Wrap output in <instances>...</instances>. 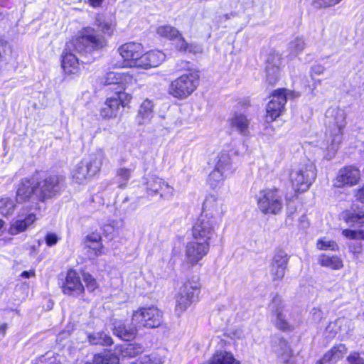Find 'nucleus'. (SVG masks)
Returning <instances> with one entry per match:
<instances>
[{
	"label": "nucleus",
	"mask_w": 364,
	"mask_h": 364,
	"mask_svg": "<svg viewBox=\"0 0 364 364\" xmlns=\"http://www.w3.org/2000/svg\"><path fill=\"white\" fill-rule=\"evenodd\" d=\"M107 46V40L95 33L94 28H85L81 35L67 44L63 53L62 68L65 73L75 74L78 70V59L72 53V48L77 53L92 52Z\"/></svg>",
	"instance_id": "1"
},
{
	"label": "nucleus",
	"mask_w": 364,
	"mask_h": 364,
	"mask_svg": "<svg viewBox=\"0 0 364 364\" xmlns=\"http://www.w3.org/2000/svg\"><path fill=\"white\" fill-rule=\"evenodd\" d=\"M224 213L221 203L213 196L207 197L203 205L202 214L192 228L193 238L210 245L216 237Z\"/></svg>",
	"instance_id": "2"
},
{
	"label": "nucleus",
	"mask_w": 364,
	"mask_h": 364,
	"mask_svg": "<svg viewBox=\"0 0 364 364\" xmlns=\"http://www.w3.org/2000/svg\"><path fill=\"white\" fill-rule=\"evenodd\" d=\"M176 66L178 70H186L187 73L171 82L168 93L175 98L182 100L191 95L197 88L199 75L188 61L180 60Z\"/></svg>",
	"instance_id": "3"
},
{
	"label": "nucleus",
	"mask_w": 364,
	"mask_h": 364,
	"mask_svg": "<svg viewBox=\"0 0 364 364\" xmlns=\"http://www.w3.org/2000/svg\"><path fill=\"white\" fill-rule=\"evenodd\" d=\"M346 111L337 107H331L326 112V135H329V139L324 148L333 154L336 152L342 142L343 130L346 125Z\"/></svg>",
	"instance_id": "4"
},
{
	"label": "nucleus",
	"mask_w": 364,
	"mask_h": 364,
	"mask_svg": "<svg viewBox=\"0 0 364 364\" xmlns=\"http://www.w3.org/2000/svg\"><path fill=\"white\" fill-rule=\"evenodd\" d=\"M259 210L265 215H278L283 209L282 196L275 188L261 190L256 196Z\"/></svg>",
	"instance_id": "5"
},
{
	"label": "nucleus",
	"mask_w": 364,
	"mask_h": 364,
	"mask_svg": "<svg viewBox=\"0 0 364 364\" xmlns=\"http://www.w3.org/2000/svg\"><path fill=\"white\" fill-rule=\"evenodd\" d=\"M201 284L198 279L186 282L176 296L175 313L178 316L183 314L197 299Z\"/></svg>",
	"instance_id": "6"
},
{
	"label": "nucleus",
	"mask_w": 364,
	"mask_h": 364,
	"mask_svg": "<svg viewBox=\"0 0 364 364\" xmlns=\"http://www.w3.org/2000/svg\"><path fill=\"white\" fill-rule=\"evenodd\" d=\"M162 312L156 306L139 308L132 314V323L139 328H158L162 323Z\"/></svg>",
	"instance_id": "7"
},
{
	"label": "nucleus",
	"mask_w": 364,
	"mask_h": 364,
	"mask_svg": "<svg viewBox=\"0 0 364 364\" xmlns=\"http://www.w3.org/2000/svg\"><path fill=\"white\" fill-rule=\"evenodd\" d=\"M288 94L285 89H279L274 90L272 95V99L267 105L266 121L273 122L275 120L284 110V106L287 103Z\"/></svg>",
	"instance_id": "8"
},
{
	"label": "nucleus",
	"mask_w": 364,
	"mask_h": 364,
	"mask_svg": "<svg viewBox=\"0 0 364 364\" xmlns=\"http://www.w3.org/2000/svg\"><path fill=\"white\" fill-rule=\"evenodd\" d=\"M210 250V245L205 242H200L194 240L188 242L186 246L185 257L188 264L191 266L196 265Z\"/></svg>",
	"instance_id": "9"
},
{
	"label": "nucleus",
	"mask_w": 364,
	"mask_h": 364,
	"mask_svg": "<svg viewBox=\"0 0 364 364\" xmlns=\"http://www.w3.org/2000/svg\"><path fill=\"white\" fill-rule=\"evenodd\" d=\"M118 52L129 67H137L138 61L144 52L143 46L139 43H126L118 48Z\"/></svg>",
	"instance_id": "10"
},
{
	"label": "nucleus",
	"mask_w": 364,
	"mask_h": 364,
	"mask_svg": "<svg viewBox=\"0 0 364 364\" xmlns=\"http://www.w3.org/2000/svg\"><path fill=\"white\" fill-rule=\"evenodd\" d=\"M215 169L210 174V180L220 182L227 179L233 173L230 158L226 151L220 152L218 156Z\"/></svg>",
	"instance_id": "11"
},
{
	"label": "nucleus",
	"mask_w": 364,
	"mask_h": 364,
	"mask_svg": "<svg viewBox=\"0 0 364 364\" xmlns=\"http://www.w3.org/2000/svg\"><path fill=\"white\" fill-rule=\"evenodd\" d=\"M36 215L34 213H28L23 208L16 220H14L9 229V232L12 235H18L27 230L36 220Z\"/></svg>",
	"instance_id": "12"
},
{
	"label": "nucleus",
	"mask_w": 364,
	"mask_h": 364,
	"mask_svg": "<svg viewBox=\"0 0 364 364\" xmlns=\"http://www.w3.org/2000/svg\"><path fill=\"white\" fill-rule=\"evenodd\" d=\"M282 58L279 53L272 52L268 55L266 65V81L274 85L280 77Z\"/></svg>",
	"instance_id": "13"
},
{
	"label": "nucleus",
	"mask_w": 364,
	"mask_h": 364,
	"mask_svg": "<svg viewBox=\"0 0 364 364\" xmlns=\"http://www.w3.org/2000/svg\"><path fill=\"white\" fill-rule=\"evenodd\" d=\"M288 261L289 257L284 251L279 250L274 255L269 269V274L274 282L283 279Z\"/></svg>",
	"instance_id": "14"
},
{
	"label": "nucleus",
	"mask_w": 364,
	"mask_h": 364,
	"mask_svg": "<svg viewBox=\"0 0 364 364\" xmlns=\"http://www.w3.org/2000/svg\"><path fill=\"white\" fill-rule=\"evenodd\" d=\"M316 177V166L311 161L292 170L289 173L291 182H313L315 181Z\"/></svg>",
	"instance_id": "15"
},
{
	"label": "nucleus",
	"mask_w": 364,
	"mask_h": 364,
	"mask_svg": "<svg viewBox=\"0 0 364 364\" xmlns=\"http://www.w3.org/2000/svg\"><path fill=\"white\" fill-rule=\"evenodd\" d=\"M135 81L133 76L129 73L109 72L102 79V83L106 85H117L116 90L119 89L126 90Z\"/></svg>",
	"instance_id": "16"
},
{
	"label": "nucleus",
	"mask_w": 364,
	"mask_h": 364,
	"mask_svg": "<svg viewBox=\"0 0 364 364\" xmlns=\"http://www.w3.org/2000/svg\"><path fill=\"white\" fill-rule=\"evenodd\" d=\"M105 159V154L102 151H97L90 156L89 160L86 162L85 168L80 167V170L85 178L95 176L100 170L102 162Z\"/></svg>",
	"instance_id": "17"
},
{
	"label": "nucleus",
	"mask_w": 364,
	"mask_h": 364,
	"mask_svg": "<svg viewBox=\"0 0 364 364\" xmlns=\"http://www.w3.org/2000/svg\"><path fill=\"white\" fill-rule=\"evenodd\" d=\"M166 59V55L160 50H151L142 53L141 59L137 62L138 68L149 69L159 66Z\"/></svg>",
	"instance_id": "18"
},
{
	"label": "nucleus",
	"mask_w": 364,
	"mask_h": 364,
	"mask_svg": "<svg viewBox=\"0 0 364 364\" xmlns=\"http://www.w3.org/2000/svg\"><path fill=\"white\" fill-rule=\"evenodd\" d=\"M84 291V287L80 282V277L73 269L68 272L65 282L63 286V291L67 294H80Z\"/></svg>",
	"instance_id": "19"
},
{
	"label": "nucleus",
	"mask_w": 364,
	"mask_h": 364,
	"mask_svg": "<svg viewBox=\"0 0 364 364\" xmlns=\"http://www.w3.org/2000/svg\"><path fill=\"white\" fill-rule=\"evenodd\" d=\"M269 309L272 311L274 312L277 326L284 331L290 329V326L285 319V315L283 314L284 306L279 296H277L273 298L272 301L269 305Z\"/></svg>",
	"instance_id": "20"
},
{
	"label": "nucleus",
	"mask_w": 364,
	"mask_h": 364,
	"mask_svg": "<svg viewBox=\"0 0 364 364\" xmlns=\"http://www.w3.org/2000/svg\"><path fill=\"white\" fill-rule=\"evenodd\" d=\"M230 127L235 129L240 134L248 136L250 134V120L243 114L235 112L229 119Z\"/></svg>",
	"instance_id": "21"
},
{
	"label": "nucleus",
	"mask_w": 364,
	"mask_h": 364,
	"mask_svg": "<svg viewBox=\"0 0 364 364\" xmlns=\"http://www.w3.org/2000/svg\"><path fill=\"white\" fill-rule=\"evenodd\" d=\"M273 351L280 362L289 364L292 357V350L287 341L279 339L273 346Z\"/></svg>",
	"instance_id": "22"
},
{
	"label": "nucleus",
	"mask_w": 364,
	"mask_h": 364,
	"mask_svg": "<svg viewBox=\"0 0 364 364\" xmlns=\"http://www.w3.org/2000/svg\"><path fill=\"white\" fill-rule=\"evenodd\" d=\"M346 353L347 349L344 345L335 346L325 353L317 364H334L343 358Z\"/></svg>",
	"instance_id": "23"
},
{
	"label": "nucleus",
	"mask_w": 364,
	"mask_h": 364,
	"mask_svg": "<svg viewBox=\"0 0 364 364\" xmlns=\"http://www.w3.org/2000/svg\"><path fill=\"white\" fill-rule=\"evenodd\" d=\"M38 188L36 183H21L16 193V200L23 203L27 200H37Z\"/></svg>",
	"instance_id": "24"
},
{
	"label": "nucleus",
	"mask_w": 364,
	"mask_h": 364,
	"mask_svg": "<svg viewBox=\"0 0 364 364\" xmlns=\"http://www.w3.org/2000/svg\"><path fill=\"white\" fill-rule=\"evenodd\" d=\"M360 171L354 166H347L341 168L337 174L338 182H358Z\"/></svg>",
	"instance_id": "25"
},
{
	"label": "nucleus",
	"mask_w": 364,
	"mask_h": 364,
	"mask_svg": "<svg viewBox=\"0 0 364 364\" xmlns=\"http://www.w3.org/2000/svg\"><path fill=\"white\" fill-rule=\"evenodd\" d=\"M138 326L132 323V326H127L122 322H117L114 324V333L120 338L129 341L134 338L136 333Z\"/></svg>",
	"instance_id": "26"
},
{
	"label": "nucleus",
	"mask_w": 364,
	"mask_h": 364,
	"mask_svg": "<svg viewBox=\"0 0 364 364\" xmlns=\"http://www.w3.org/2000/svg\"><path fill=\"white\" fill-rule=\"evenodd\" d=\"M149 185L146 187L149 196L160 193L161 198L168 199L173 195V188L168 183H145Z\"/></svg>",
	"instance_id": "27"
},
{
	"label": "nucleus",
	"mask_w": 364,
	"mask_h": 364,
	"mask_svg": "<svg viewBox=\"0 0 364 364\" xmlns=\"http://www.w3.org/2000/svg\"><path fill=\"white\" fill-rule=\"evenodd\" d=\"M174 41H176V48L180 52L197 54L203 51L201 46L194 43H188L181 33Z\"/></svg>",
	"instance_id": "28"
},
{
	"label": "nucleus",
	"mask_w": 364,
	"mask_h": 364,
	"mask_svg": "<svg viewBox=\"0 0 364 364\" xmlns=\"http://www.w3.org/2000/svg\"><path fill=\"white\" fill-rule=\"evenodd\" d=\"M119 109V102L114 97L108 98L100 109V116L104 119L115 117Z\"/></svg>",
	"instance_id": "29"
},
{
	"label": "nucleus",
	"mask_w": 364,
	"mask_h": 364,
	"mask_svg": "<svg viewBox=\"0 0 364 364\" xmlns=\"http://www.w3.org/2000/svg\"><path fill=\"white\" fill-rule=\"evenodd\" d=\"M154 103L151 100L146 99L140 105L137 119L140 124L149 121L153 116Z\"/></svg>",
	"instance_id": "30"
},
{
	"label": "nucleus",
	"mask_w": 364,
	"mask_h": 364,
	"mask_svg": "<svg viewBox=\"0 0 364 364\" xmlns=\"http://www.w3.org/2000/svg\"><path fill=\"white\" fill-rule=\"evenodd\" d=\"M318 264L333 270L340 269L343 267L342 259L336 255H321L318 259Z\"/></svg>",
	"instance_id": "31"
},
{
	"label": "nucleus",
	"mask_w": 364,
	"mask_h": 364,
	"mask_svg": "<svg viewBox=\"0 0 364 364\" xmlns=\"http://www.w3.org/2000/svg\"><path fill=\"white\" fill-rule=\"evenodd\" d=\"M38 188V200H43L47 198H50L58 191V183H36Z\"/></svg>",
	"instance_id": "32"
},
{
	"label": "nucleus",
	"mask_w": 364,
	"mask_h": 364,
	"mask_svg": "<svg viewBox=\"0 0 364 364\" xmlns=\"http://www.w3.org/2000/svg\"><path fill=\"white\" fill-rule=\"evenodd\" d=\"M210 364H240V363L230 353L220 350L213 355Z\"/></svg>",
	"instance_id": "33"
},
{
	"label": "nucleus",
	"mask_w": 364,
	"mask_h": 364,
	"mask_svg": "<svg viewBox=\"0 0 364 364\" xmlns=\"http://www.w3.org/2000/svg\"><path fill=\"white\" fill-rule=\"evenodd\" d=\"M309 187L310 183H289L285 195L286 200H292L297 197L298 194L309 190Z\"/></svg>",
	"instance_id": "34"
},
{
	"label": "nucleus",
	"mask_w": 364,
	"mask_h": 364,
	"mask_svg": "<svg viewBox=\"0 0 364 364\" xmlns=\"http://www.w3.org/2000/svg\"><path fill=\"white\" fill-rule=\"evenodd\" d=\"M95 26L107 36H112L115 28V25L111 21H108L101 16L96 17Z\"/></svg>",
	"instance_id": "35"
},
{
	"label": "nucleus",
	"mask_w": 364,
	"mask_h": 364,
	"mask_svg": "<svg viewBox=\"0 0 364 364\" xmlns=\"http://www.w3.org/2000/svg\"><path fill=\"white\" fill-rule=\"evenodd\" d=\"M344 220L349 225L354 227H362L364 225V212L358 213L346 211L344 213Z\"/></svg>",
	"instance_id": "36"
},
{
	"label": "nucleus",
	"mask_w": 364,
	"mask_h": 364,
	"mask_svg": "<svg viewBox=\"0 0 364 364\" xmlns=\"http://www.w3.org/2000/svg\"><path fill=\"white\" fill-rule=\"evenodd\" d=\"M87 338L92 345L109 346L113 343L112 338L104 332L90 333L87 336Z\"/></svg>",
	"instance_id": "37"
},
{
	"label": "nucleus",
	"mask_w": 364,
	"mask_h": 364,
	"mask_svg": "<svg viewBox=\"0 0 364 364\" xmlns=\"http://www.w3.org/2000/svg\"><path fill=\"white\" fill-rule=\"evenodd\" d=\"M156 33L159 36L171 41H174L180 35V32L178 29L169 25L159 26Z\"/></svg>",
	"instance_id": "38"
},
{
	"label": "nucleus",
	"mask_w": 364,
	"mask_h": 364,
	"mask_svg": "<svg viewBox=\"0 0 364 364\" xmlns=\"http://www.w3.org/2000/svg\"><path fill=\"white\" fill-rule=\"evenodd\" d=\"M15 209V204L13 200L9 198L0 199V214L7 216L11 215Z\"/></svg>",
	"instance_id": "39"
},
{
	"label": "nucleus",
	"mask_w": 364,
	"mask_h": 364,
	"mask_svg": "<svg viewBox=\"0 0 364 364\" xmlns=\"http://www.w3.org/2000/svg\"><path fill=\"white\" fill-rule=\"evenodd\" d=\"M316 247L320 250H336L338 249V246L335 241L326 237L318 240Z\"/></svg>",
	"instance_id": "40"
},
{
	"label": "nucleus",
	"mask_w": 364,
	"mask_h": 364,
	"mask_svg": "<svg viewBox=\"0 0 364 364\" xmlns=\"http://www.w3.org/2000/svg\"><path fill=\"white\" fill-rule=\"evenodd\" d=\"M85 250L87 257L90 259H94L102 254V244L95 243L94 246L87 244L86 246H85Z\"/></svg>",
	"instance_id": "41"
},
{
	"label": "nucleus",
	"mask_w": 364,
	"mask_h": 364,
	"mask_svg": "<svg viewBox=\"0 0 364 364\" xmlns=\"http://www.w3.org/2000/svg\"><path fill=\"white\" fill-rule=\"evenodd\" d=\"M33 181L34 180H43V182L47 183V182H59L60 181L63 180V178L60 176H50L48 178L46 177V173L43 171H36V175L32 178Z\"/></svg>",
	"instance_id": "42"
},
{
	"label": "nucleus",
	"mask_w": 364,
	"mask_h": 364,
	"mask_svg": "<svg viewBox=\"0 0 364 364\" xmlns=\"http://www.w3.org/2000/svg\"><path fill=\"white\" fill-rule=\"evenodd\" d=\"M124 90L122 89L116 90V97H114L119 102V107H125L132 99V96L124 92Z\"/></svg>",
	"instance_id": "43"
},
{
	"label": "nucleus",
	"mask_w": 364,
	"mask_h": 364,
	"mask_svg": "<svg viewBox=\"0 0 364 364\" xmlns=\"http://www.w3.org/2000/svg\"><path fill=\"white\" fill-rule=\"evenodd\" d=\"M304 47V41L301 38H296L289 43V49L295 55L303 50Z\"/></svg>",
	"instance_id": "44"
},
{
	"label": "nucleus",
	"mask_w": 364,
	"mask_h": 364,
	"mask_svg": "<svg viewBox=\"0 0 364 364\" xmlns=\"http://www.w3.org/2000/svg\"><path fill=\"white\" fill-rule=\"evenodd\" d=\"M161 359L156 357L151 358L149 355L140 356L137 360L131 364H161Z\"/></svg>",
	"instance_id": "45"
},
{
	"label": "nucleus",
	"mask_w": 364,
	"mask_h": 364,
	"mask_svg": "<svg viewBox=\"0 0 364 364\" xmlns=\"http://www.w3.org/2000/svg\"><path fill=\"white\" fill-rule=\"evenodd\" d=\"M83 280L85 283L86 287L90 291H92L97 287L96 280L88 273L83 274Z\"/></svg>",
	"instance_id": "46"
},
{
	"label": "nucleus",
	"mask_w": 364,
	"mask_h": 364,
	"mask_svg": "<svg viewBox=\"0 0 364 364\" xmlns=\"http://www.w3.org/2000/svg\"><path fill=\"white\" fill-rule=\"evenodd\" d=\"M341 0H316L314 5L316 8L330 7L338 4Z\"/></svg>",
	"instance_id": "47"
},
{
	"label": "nucleus",
	"mask_w": 364,
	"mask_h": 364,
	"mask_svg": "<svg viewBox=\"0 0 364 364\" xmlns=\"http://www.w3.org/2000/svg\"><path fill=\"white\" fill-rule=\"evenodd\" d=\"M132 170L127 168H120L117 171V175L120 180L128 181L130 179Z\"/></svg>",
	"instance_id": "48"
},
{
	"label": "nucleus",
	"mask_w": 364,
	"mask_h": 364,
	"mask_svg": "<svg viewBox=\"0 0 364 364\" xmlns=\"http://www.w3.org/2000/svg\"><path fill=\"white\" fill-rule=\"evenodd\" d=\"M310 315L312 321L316 323L320 322L323 318V312L320 309L316 307H314L311 310Z\"/></svg>",
	"instance_id": "49"
},
{
	"label": "nucleus",
	"mask_w": 364,
	"mask_h": 364,
	"mask_svg": "<svg viewBox=\"0 0 364 364\" xmlns=\"http://www.w3.org/2000/svg\"><path fill=\"white\" fill-rule=\"evenodd\" d=\"M46 243L48 246H53L57 244L59 237L54 232H48L45 237Z\"/></svg>",
	"instance_id": "50"
},
{
	"label": "nucleus",
	"mask_w": 364,
	"mask_h": 364,
	"mask_svg": "<svg viewBox=\"0 0 364 364\" xmlns=\"http://www.w3.org/2000/svg\"><path fill=\"white\" fill-rule=\"evenodd\" d=\"M100 240L101 236L99 234L92 233L87 236L85 241V246H86L87 244L94 246L95 243H100Z\"/></svg>",
	"instance_id": "51"
},
{
	"label": "nucleus",
	"mask_w": 364,
	"mask_h": 364,
	"mask_svg": "<svg viewBox=\"0 0 364 364\" xmlns=\"http://www.w3.org/2000/svg\"><path fill=\"white\" fill-rule=\"evenodd\" d=\"M349 364H364L363 359L358 353H353L347 358Z\"/></svg>",
	"instance_id": "52"
},
{
	"label": "nucleus",
	"mask_w": 364,
	"mask_h": 364,
	"mask_svg": "<svg viewBox=\"0 0 364 364\" xmlns=\"http://www.w3.org/2000/svg\"><path fill=\"white\" fill-rule=\"evenodd\" d=\"M325 71V68L320 64L314 65L311 66L310 75L311 77H313V74L316 75H321Z\"/></svg>",
	"instance_id": "53"
},
{
	"label": "nucleus",
	"mask_w": 364,
	"mask_h": 364,
	"mask_svg": "<svg viewBox=\"0 0 364 364\" xmlns=\"http://www.w3.org/2000/svg\"><path fill=\"white\" fill-rule=\"evenodd\" d=\"M358 230L346 229L343 230V235L350 239H358Z\"/></svg>",
	"instance_id": "54"
},
{
	"label": "nucleus",
	"mask_w": 364,
	"mask_h": 364,
	"mask_svg": "<svg viewBox=\"0 0 364 364\" xmlns=\"http://www.w3.org/2000/svg\"><path fill=\"white\" fill-rule=\"evenodd\" d=\"M355 197L358 201L364 203V184L356 191Z\"/></svg>",
	"instance_id": "55"
},
{
	"label": "nucleus",
	"mask_w": 364,
	"mask_h": 364,
	"mask_svg": "<svg viewBox=\"0 0 364 364\" xmlns=\"http://www.w3.org/2000/svg\"><path fill=\"white\" fill-rule=\"evenodd\" d=\"M105 0H88L89 4L94 8L100 7Z\"/></svg>",
	"instance_id": "56"
},
{
	"label": "nucleus",
	"mask_w": 364,
	"mask_h": 364,
	"mask_svg": "<svg viewBox=\"0 0 364 364\" xmlns=\"http://www.w3.org/2000/svg\"><path fill=\"white\" fill-rule=\"evenodd\" d=\"M35 275L34 270H30V271H23L21 274V277L23 278H30L31 277H33Z\"/></svg>",
	"instance_id": "57"
},
{
	"label": "nucleus",
	"mask_w": 364,
	"mask_h": 364,
	"mask_svg": "<svg viewBox=\"0 0 364 364\" xmlns=\"http://www.w3.org/2000/svg\"><path fill=\"white\" fill-rule=\"evenodd\" d=\"M7 325L6 323H3L0 326V338L4 337Z\"/></svg>",
	"instance_id": "58"
},
{
	"label": "nucleus",
	"mask_w": 364,
	"mask_h": 364,
	"mask_svg": "<svg viewBox=\"0 0 364 364\" xmlns=\"http://www.w3.org/2000/svg\"><path fill=\"white\" fill-rule=\"evenodd\" d=\"M134 349H135V348H134V344H132H132H129V345H128V346H127V349H126V350H127V352H128L129 354H131V351H132V350H134Z\"/></svg>",
	"instance_id": "59"
},
{
	"label": "nucleus",
	"mask_w": 364,
	"mask_h": 364,
	"mask_svg": "<svg viewBox=\"0 0 364 364\" xmlns=\"http://www.w3.org/2000/svg\"><path fill=\"white\" fill-rule=\"evenodd\" d=\"M358 239L364 240V230H358Z\"/></svg>",
	"instance_id": "60"
},
{
	"label": "nucleus",
	"mask_w": 364,
	"mask_h": 364,
	"mask_svg": "<svg viewBox=\"0 0 364 364\" xmlns=\"http://www.w3.org/2000/svg\"><path fill=\"white\" fill-rule=\"evenodd\" d=\"M141 351H142V347H141V346H137V348H136V351H135V352H134V353H133V354H134H134H136V353H139V352H141Z\"/></svg>",
	"instance_id": "61"
},
{
	"label": "nucleus",
	"mask_w": 364,
	"mask_h": 364,
	"mask_svg": "<svg viewBox=\"0 0 364 364\" xmlns=\"http://www.w3.org/2000/svg\"><path fill=\"white\" fill-rule=\"evenodd\" d=\"M318 83V84H321V80H318L314 85V88L311 89V92H313L314 90L316 88V84Z\"/></svg>",
	"instance_id": "62"
},
{
	"label": "nucleus",
	"mask_w": 364,
	"mask_h": 364,
	"mask_svg": "<svg viewBox=\"0 0 364 364\" xmlns=\"http://www.w3.org/2000/svg\"><path fill=\"white\" fill-rule=\"evenodd\" d=\"M334 326H335L334 323H329V325L326 328V330L330 329L331 327L333 328Z\"/></svg>",
	"instance_id": "63"
},
{
	"label": "nucleus",
	"mask_w": 364,
	"mask_h": 364,
	"mask_svg": "<svg viewBox=\"0 0 364 364\" xmlns=\"http://www.w3.org/2000/svg\"><path fill=\"white\" fill-rule=\"evenodd\" d=\"M3 224H4L3 220H0V229L2 228Z\"/></svg>",
	"instance_id": "64"
}]
</instances>
